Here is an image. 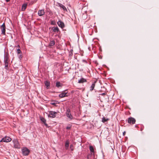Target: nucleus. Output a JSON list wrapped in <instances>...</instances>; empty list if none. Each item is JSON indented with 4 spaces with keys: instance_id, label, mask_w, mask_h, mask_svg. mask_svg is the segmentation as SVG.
<instances>
[{
    "instance_id": "6",
    "label": "nucleus",
    "mask_w": 159,
    "mask_h": 159,
    "mask_svg": "<svg viewBox=\"0 0 159 159\" xmlns=\"http://www.w3.org/2000/svg\"><path fill=\"white\" fill-rule=\"evenodd\" d=\"M66 114L67 116L70 120H71L73 119V116L71 114L70 109H67L66 112Z\"/></svg>"
},
{
    "instance_id": "1",
    "label": "nucleus",
    "mask_w": 159,
    "mask_h": 159,
    "mask_svg": "<svg viewBox=\"0 0 159 159\" xmlns=\"http://www.w3.org/2000/svg\"><path fill=\"white\" fill-rule=\"evenodd\" d=\"M4 63L5 68L7 69L8 67V62L9 61V55L7 53H5L4 56Z\"/></svg>"
},
{
    "instance_id": "12",
    "label": "nucleus",
    "mask_w": 159,
    "mask_h": 159,
    "mask_svg": "<svg viewBox=\"0 0 159 159\" xmlns=\"http://www.w3.org/2000/svg\"><path fill=\"white\" fill-rule=\"evenodd\" d=\"M86 80L83 78H81L78 80V83H83L84 82H86Z\"/></svg>"
},
{
    "instance_id": "27",
    "label": "nucleus",
    "mask_w": 159,
    "mask_h": 159,
    "mask_svg": "<svg viewBox=\"0 0 159 159\" xmlns=\"http://www.w3.org/2000/svg\"><path fill=\"white\" fill-rule=\"evenodd\" d=\"M19 58L20 59L22 58V56L21 55H19L18 56Z\"/></svg>"
},
{
    "instance_id": "14",
    "label": "nucleus",
    "mask_w": 159,
    "mask_h": 159,
    "mask_svg": "<svg viewBox=\"0 0 159 159\" xmlns=\"http://www.w3.org/2000/svg\"><path fill=\"white\" fill-rule=\"evenodd\" d=\"M40 120L46 126H47L48 125L46 123V120L43 117H41Z\"/></svg>"
},
{
    "instance_id": "32",
    "label": "nucleus",
    "mask_w": 159,
    "mask_h": 159,
    "mask_svg": "<svg viewBox=\"0 0 159 159\" xmlns=\"http://www.w3.org/2000/svg\"><path fill=\"white\" fill-rule=\"evenodd\" d=\"M83 61H84V62H85V61L84 60H83Z\"/></svg>"
},
{
    "instance_id": "3",
    "label": "nucleus",
    "mask_w": 159,
    "mask_h": 159,
    "mask_svg": "<svg viewBox=\"0 0 159 159\" xmlns=\"http://www.w3.org/2000/svg\"><path fill=\"white\" fill-rule=\"evenodd\" d=\"M11 140V139L9 137L6 136L1 140L0 142L7 143L10 142Z\"/></svg>"
},
{
    "instance_id": "33",
    "label": "nucleus",
    "mask_w": 159,
    "mask_h": 159,
    "mask_svg": "<svg viewBox=\"0 0 159 159\" xmlns=\"http://www.w3.org/2000/svg\"><path fill=\"white\" fill-rule=\"evenodd\" d=\"M18 46L19 47H20V46H19V45H18Z\"/></svg>"
},
{
    "instance_id": "7",
    "label": "nucleus",
    "mask_w": 159,
    "mask_h": 159,
    "mask_svg": "<svg viewBox=\"0 0 159 159\" xmlns=\"http://www.w3.org/2000/svg\"><path fill=\"white\" fill-rule=\"evenodd\" d=\"M135 120L133 117H129L128 119V122L129 124H133L135 122Z\"/></svg>"
},
{
    "instance_id": "4",
    "label": "nucleus",
    "mask_w": 159,
    "mask_h": 159,
    "mask_svg": "<svg viewBox=\"0 0 159 159\" xmlns=\"http://www.w3.org/2000/svg\"><path fill=\"white\" fill-rule=\"evenodd\" d=\"M22 151L23 155L25 156L28 155L30 152L29 150L26 148H25L22 149Z\"/></svg>"
},
{
    "instance_id": "21",
    "label": "nucleus",
    "mask_w": 159,
    "mask_h": 159,
    "mask_svg": "<svg viewBox=\"0 0 159 159\" xmlns=\"http://www.w3.org/2000/svg\"><path fill=\"white\" fill-rule=\"evenodd\" d=\"M55 44V42L54 40H52L50 42L49 45L50 46H53Z\"/></svg>"
},
{
    "instance_id": "15",
    "label": "nucleus",
    "mask_w": 159,
    "mask_h": 159,
    "mask_svg": "<svg viewBox=\"0 0 159 159\" xmlns=\"http://www.w3.org/2000/svg\"><path fill=\"white\" fill-rule=\"evenodd\" d=\"M69 141L68 140H67L65 144V148L66 149H68V147L69 146Z\"/></svg>"
},
{
    "instance_id": "29",
    "label": "nucleus",
    "mask_w": 159,
    "mask_h": 159,
    "mask_svg": "<svg viewBox=\"0 0 159 159\" xmlns=\"http://www.w3.org/2000/svg\"><path fill=\"white\" fill-rule=\"evenodd\" d=\"M106 94V93H103L102 94H101L100 95L104 96Z\"/></svg>"
},
{
    "instance_id": "9",
    "label": "nucleus",
    "mask_w": 159,
    "mask_h": 159,
    "mask_svg": "<svg viewBox=\"0 0 159 159\" xmlns=\"http://www.w3.org/2000/svg\"><path fill=\"white\" fill-rule=\"evenodd\" d=\"M58 25L62 29L64 27V23L61 20H59L57 23Z\"/></svg>"
},
{
    "instance_id": "17",
    "label": "nucleus",
    "mask_w": 159,
    "mask_h": 159,
    "mask_svg": "<svg viewBox=\"0 0 159 159\" xmlns=\"http://www.w3.org/2000/svg\"><path fill=\"white\" fill-rule=\"evenodd\" d=\"M59 6L64 11H67V9L66 7L62 4L59 3Z\"/></svg>"
},
{
    "instance_id": "18",
    "label": "nucleus",
    "mask_w": 159,
    "mask_h": 159,
    "mask_svg": "<svg viewBox=\"0 0 159 159\" xmlns=\"http://www.w3.org/2000/svg\"><path fill=\"white\" fill-rule=\"evenodd\" d=\"M53 28V30L54 32H56L58 33L59 31V29L57 27H54Z\"/></svg>"
},
{
    "instance_id": "2",
    "label": "nucleus",
    "mask_w": 159,
    "mask_h": 159,
    "mask_svg": "<svg viewBox=\"0 0 159 159\" xmlns=\"http://www.w3.org/2000/svg\"><path fill=\"white\" fill-rule=\"evenodd\" d=\"M57 113L54 111H48V117L55 118L56 117Z\"/></svg>"
},
{
    "instance_id": "23",
    "label": "nucleus",
    "mask_w": 159,
    "mask_h": 159,
    "mask_svg": "<svg viewBox=\"0 0 159 159\" xmlns=\"http://www.w3.org/2000/svg\"><path fill=\"white\" fill-rule=\"evenodd\" d=\"M108 120H109V119L108 118H106L104 117L102 118V121L104 123Z\"/></svg>"
},
{
    "instance_id": "24",
    "label": "nucleus",
    "mask_w": 159,
    "mask_h": 159,
    "mask_svg": "<svg viewBox=\"0 0 159 159\" xmlns=\"http://www.w3.org/2000/svg\"><path fill=\"white\" fill-rule=\"evenodd\" d=\"M17 52L18 54H20L21 52V51L20 49H17Z\"/></svg>"
},
{
    "instance_id": "22",
    "label": "nucleus",
    "mask_w": 159,
    "mask_h": 159,
    "mask_svg": "<svg viewBox=\"0 0 159 159\" xmlns=\"http://www.w3.org/2000/svg\"><path fill=\"white\" fill-rule=\"evenodd\" d=\"M27 4H23L22 7V11H24L26 8L27 7Z\"/></svg>"
},
{
    "instance_id": "26",
    "label": "nucleus",
    "mask_w": 159,
    "mask_h": 159,
    "mask_svg": "<svg viewBox=\"0 0 159 159\" xmlns=\"http://www.w3.org/2000/svg\"><path fill=\"white\" fill-rule=\"evenodd\" d=\"M71 127V126L70 125H69L66 127V129H70Z\"/></svg>"
},
{
    "instance_id": "19",
    "label": "nucleus",
    "mask_w": 159,
    "mask_h": 159,
    "mask_svg": "<svg viewBox=\"0 0 159 159\" xmlns=\"http://www.w3.org/2000/svg\"><path fill=\"white\" fill-rule=\"evenodd\" d=\"M95 83H96V82H94L92 84V85L91 86V89H90V91H92L93 89L95 87Z\"/></svg>"
},
{
    "instance_id": "20",
    "label": "nucleus",
    "mask_w": 159,
    "mask_h": 159,
    "mask_svg": "<svg viewBox=\"0 0 159 159\" xmlns=\"http://www.w3.org/2000/svg\"><path fill=\"white\" fill-rule=\"evenodd\" d=\"M89 149L92 153L94 154V151L93 147L92 146H90L89 147Z\"/></svg>"
},
{
    "instance_id": "16",
    "label": "nucleus",
    "mask_w": 159,
    "mask_h": 159,
    "mask_svg": "<svg viewBox=\"0 0 159 159\" xmlns=\"http://www.w3.org/2000/svg\"><path fill=\"white\" fill-rule=\"evenodd\" d=\"M56 86L57 87L59 88L62 86V84L60 82H57L56 83Z\"/></svg>"
},
{
    "instance_id": "28",
    "label": "nucleus",
    "mask_w": 159,
    "mask_h": 159,
    "mask_svg": "<svg viewBox=\"0 0 159 159\" xmlns=\"http://www.w3.org/2000/svg\"><path fill=\"white\" fill-rule=\"evenodd\" d=\"M51 104L52 105H54V106H55L56 104V103L55 102H52V103Z\"/></svg>"
},
{
    "instance_id": "13",
    "label": "nucleus",
    "mask_w": 159,
    "mask_h": 159,
    "mask_svg": "<svg viewBox=\"0 0 159 159\" xmlns=\"http://www.w3.org/2000/svg\"><path fill=\"white\" fill-rule=\"evenodd\" d=\"M46 86V88L48 89L49 88L50 86V83L48 81H46L44 82Z\"/></svg>"
},
{
    "instance_id": "30",
    "label": "nucleus",
    "mask_w": 159,
    "mask_h": 159,
    "mask_svg": "<svg viewBox=\"0 0 159 159\" xmlns=\"http://www.w3.org/2000/svg\"><path fill=\"white\" fill-rule=\"evenodd\" d=\"M125 133H126V132H125V131H124V132H123V135L124 136L125 135Z\"/></svg>"
},
{
    "instance_id": "5",
    "label": "nucleus",
    "mask_w": 159,
    "mask_h": 159,
    "mask_svg": "<svg viewBox=\"0 0 159 159\" xmlns=\"http://www.w3.org/2000/svg\"><path fill=\"white\" fill-rule=\"evenodd\" d=\"M12 142L14 144V147L16 148H19L20 145L18 141L16 139H14Z\"/></svg>"
},
{
    "instance_id": "11",
    "label": "nucleus",
    "mask_w": 159,
    "mask_h": 159,
    "mask_svg": "<svg viewBox=\"0 0 159 159\" xmlns=\"http://www.w3.org/2000/svg\"><path fill=\"white\" fill-rule=\"evenodd\" d=\"M38 15L39 16H42L43 15L45 14V11L43 9L39 10L38 11Z\"/></svg>"
},
{
    "instance_id": "31",
    "label": "nucleus",
    "mask_w": 159,
    "mask_h": 159,
    "mask_svg": "<svg viewBox=\"0 0 159 159\" xmlns=\"http://www.w3.org/2000/svg\"><path fill=\"white\" fill-rule=\"evenodd\" d=\"M5 0L7 2H8L10 1V0Z\"/></svg>"
},
{
    "instance_id": "8",
    "label": "nucleus",
    "mask_w": 159,
    "mask_h": 159,
    "mask_svg": "<svg viewBox=\"0 0 159 159\" xmlns=\"http://www.w3.org/2000/svg\"><path fill=\"white\" fill-rule=\"evenodd\" d=\"M1 29L2 34L4 35H5L6 31V27L4 23H3V24L1 25Z\"/></svg>"
},
{
    "instance_id": "10",
    "label": "nucleus",
    "mask_w": 159,
    "mask_h": 159,
    "mask_svg": "<svg viewBox=\"0 0 159 159\" xmlns=\"http://www.w3.org/2000/svg\"><path fill=\"white\" fill-rule=\"evenodd\" d=\"M67 92H63L59 95V97L61 98H63L65 97H67L68 96V95H67Z\"/></svg>"
},
{
    "instance_id": "25",
    "label": "nucleus",
    "mask_w": 159,
    "mask_h": 159,
    "mask_svg": "<svg viewBox=\"0 0 159 159\" xmlns=\"http://www.w3.org/2000/svg\"><path fill=\"white\" fill-rule=\"evenodd\" d=\"M70 148L71 149V151H73V147L72 144H71L70 145Z\"/></svg>"
}]
</instances>
